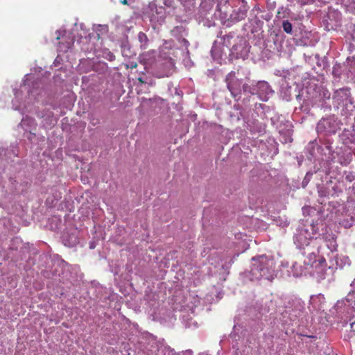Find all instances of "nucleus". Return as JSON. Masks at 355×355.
<instances>
[{
  "label": "nucleus",
  "mask_w": 355,
  "mask_h": 355,
  "mask_svg": "<svg viewBox=\"0 0 355 355\" xmlns=\"http://www.w3.org/2000/svg\"><path fill=\"white\" fill-rule=\"evenodd\" d=\"M295 241L297 242L300 248H304L309 245V240L302 233H300L296 236Z\"/></svg>",
  "instance_id": "obj_4"
},
{
  "label": "nucleus",
  "mask_w": 355,
  "mask_h": 355,
  "mask_svg": "<svg viewBox=\"0 0 355 355\" xmlns=\"http://www.w3.org/2000/svg\"><path fill=\"white\" fill-rule=\"evenodd\" d=\"M121 3L123 5H128V0H121Z\"/></svg>",
  "instance_id": "obj_11"
},
{
  "label": "nucleus",
  "mask_w": 355,
  "mask_h": 355,
  "mask_svg": "<svg viewBox=\"0 0 355 355\" xmlns=\"http://www.w3.org/2000/svg\"><path fill=\"white\" fill-rule=\"evenodd\" d=\"M26 122H28V124L31 125H34V126H36V123H35V121L33 119H31V118H28V117H26L24 119H22V125H25Z\"/></svg>",
  "instance_id": "obj_9"
},
{
  "label": "nucleus",
  "mask_w": 355,
  "mask_h": 355,
  "mask_svg": "<svg viewBox=\"0 0 355 355\" xmlns=\"http://www.w3.org/2000/svg\"><path fill=\"white\" fill-rule=\"evenodd\" d=\"M69 237H70V240L67 241V240H66V236L65 235L63 236V241H64V245L67 246H69V247H73V246L76 245L78 242V238L74 235L69 236Z\"/></svg>",
  "instance_id": "obj_6"
},
{
  "label": "nucleus",
  "mask_w": 355,
  "mask_h": 355,
  "mask_svg": "<svg viewBox=\"0 0 355 355\" xmlns=\"http://www.w3.org/2000/svg\"><path fill=\"white\" fill-rule=\"evenodd\" d=\"M266 266L265 264H261V268H266V266Z\"/></svg>",
  "instance_id": "obj_12"
},
{
  "label": "nucleus",
  "mask_w": 355,
  "mask_h": 355,
  "mask_svg": "<svg viewBox=\"0 0 355 355\" xmlns=\"http://www.w3.org/2000/svg\"><path fill=\"white\" fill-rule=\"evenodd\" d=\"M138 40L140 42V46L141 49H146L148 48V38L144 33L139 32L138 33Z\"/></svg>",
  "instance_id": "obj_5"
},
{
  "label": "nucleus",
  "mask_w": 355,
  "mask_h": 355,
  "mask_svg": "<svg viewBox=\"0 0 355 355\" xmlns=\"http://www.w3.org/2000/svg\"><path fill=\"white\" fill-rule=\"evenodd\" d=\"M73 42H73V38H70V41L67 42L66 44H64L63 42L60 43L59 47L62 51L67 52L69 49H71V47L73 44Z\"/></svg>",
  "instance_id": "obj_7"
},
{
  "label": "nucleus",
  "mask_w": 355,
  "mask_h": 355,
  "mask_svg": "<svg viewBox=\"0 0 355 355\" xmlns=\"http://www.w3.org/2000/svg\"><path fill=\"white\" fill-rule=\"evenodd\" d=\"M252 265L250 270L252 276L255 279L261 278L269 279L275 268V262L266 256H261L257 259L252 258Z\"/></svg>",
  "instance_id": "obj_1"
},
{
  "label": "nucleus",
  "mask_w": 355,
  "mask_h": 355,
  "mask_svg": "<svg viewBox=\"0 0 355 355\" xmlns=\"http://www.w3.org/2000/svg\"><path fill=\"white\" fill-rule=\"evenodd\" d=\"M240 83L238 80L227 83V88L234 97L241 94Z\"/></svg>",
  "instance_id": "obj_3"
},
{
  "label": "nucleus",
  "mask_w": 355,
  "mask_h": 355,
  "mask_svg": "<svg viewBox=\"0 0 355 355\" xmlns=\"http://www.w3.org/2000/svg\"><path fill=\"white\" fill-rule=\"evenodd\" d=\"M243 90L248 91L252 95H257L262 101H266L268 95L272 92L270 85L266 81H259L252 87L245 85Z\"/></svg>",
  "instance_id": "obj_2"
},
{
  "label": "nucleus",
  "mask_w": 355,
  "mask_h": 355,
  "mask_svg": "<svg viewBox=\"0 0 355 355\" xmlns=\"http://www.w3.org/2000/svg\"><path fill=\"white\" fill-rule=\"evenodd\" d=\"M282 28H283V30L286 33H292L293 26H292L291 23L288 20H285V21H283Z\"/></svg>",
  "instance_id": "obj_8"
},
{
  "label": "nucleus",
  "mask_w": 355,
  "mask_h": 355,
  "mask_svg": "<svg viewBox=\"0 0 355 355\" xmlns=\"http://www.w3.org/2000/svg\"><path fill=\"white\" fill-rule=\"evenodd\" d=\"M90 122H91L94 125H96V124H98V123H99V121H98V119H96V120L92 119V120H91V121H90Z\"/></svg>",
  "instance_id": "obj_10"
}]
</instances>
